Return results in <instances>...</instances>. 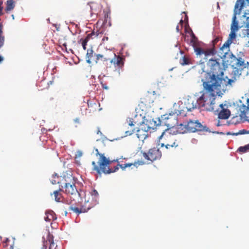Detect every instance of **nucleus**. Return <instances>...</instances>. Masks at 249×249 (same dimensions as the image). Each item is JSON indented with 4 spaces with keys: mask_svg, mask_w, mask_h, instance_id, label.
<instances>
[{
    "mask_svg": "<svg viewBox=\"0 0 249 249\" xmlns=\"http://www.w3.org/2000/svg\"><path fill=\"white\" fill-rule=\"evenodd\" d=\"M203 86L206 91L196 100L189 99L185 104V108L187 111L196 108L197 106L203 107L207 111H213L214 109L215 100L216 96L222 94V87L208 82H203Z\"/></svg>",
    "mask_w": 249,
    "mask_h": 249,
    "instance_id": "nucleus-1",
    "label": "nucleus"
},
{
    "mask_svg": "<svg viewBox=\"0 0 249 249\" xmlns=\"http://www.w3.org/2000/svg\"><path fill=\"white\" fill-rule=\"evenodd\" d=\"M244 57L245 54L242 52L238 53L237 56L232 53L229 55L227 62L232 68L233 71L231 73L232 78L228 79L227 84H225L226 86L228 85H231L233 82L236 80L237 77H239L241 74L242 71L248 67L249 62L245 61Z\"/></svg>",
    "mask_w": 249,
    "mask_h": 249,
    "instance_id": "nucleus-2",
    "label": "nucleus"
},
{
    "mask_svg": "<svg viewBox=\"0 0 249 249\" xmlns=\"http://www.w3.org/2000/svg\"><path fill=\"white\" fill-rule=\"evenodd\" d=\"M207 66L209 69L210 78L207 81L210 84L215 85H220L222 87L223 81L225 79L223 78L224 69L222 67L217 59L211 58L207 63Z\"/></svg>",
    "mask_w": 249,
    "mask_h": 249,
    "instance_id": "nucleus-3",
    "label": "nucleus"
},
{
    "mask_svg": "<svg viewBox=\"0 0 249 249\" xmlns=\"http://www.w3.org/2000/svg\"><path fill=\"white\" fill-rule=\"evenodd\" d=\"M174 111L168 114H164L161 116L159 120L160 125H164L167 126L168 128L175 127L178 124V116L185 115V111L180 106L174 105Z\"/></svg>",
    "mask_w": 249,
    "mask_h": 249,
    "instance_id": "nucleus-4",
    "label": "nucleus"
},
{
    "mask_svg": "<svg viewBox=\"0 0 249 249\" xmlns=\"http://www.w3.org/2000/svg\"><path fill=\"white\" fill-rule=\"evenodd\" d=\"M95 151L96 152V155H99L100 159L98 161L99 166L96 165L94 161L92 162L93 171H96L98 174H101L102 173L107 174L114 172L118 170L119 168L117 166L115 167L114 170L110 169L108 165L111 163V161L107 159L104 154L100 153L97 149H96Z\"/></svg>",
    "mask_w": 249,
    "mask_h": 249,
    "instance_id": "nucleus-5",
    "label": "nucleus"
},
{
    "mask_svg": "<svg viewBox=\"0 0 249 249\" xmlns=\"http://www.w3.org/2000/svg\"><path fill=\"white\" fill-rule=\"evenodd\" d=\"M234 8L242 11L243 9V17L245 18L244 25L246 29L244 30L245 36L248 38L249 43V0H237Z\"/></svg>",
    "mask_w": 249,
    "mask_h": 249,
    "instance_id": "nucleus-6",
    "label": "nucleus"
},
{
    "mask_svg": "<svg viewBox=\"0 0 249 249\" xmlns=\"http://www.w3.org/2000/svg\"><path fill=\"white\" fill-rule=\"evenodd\" d=\"M74 178L71 174H66V178L62 180V186L65 193L71 195L79 196L77 189L75 186Z\"/></svg>",
    "mask_w": 249,
    "mask_h": 249,
    "instance_id": "nucleus-7",
    "label": "nucleus"
},
{
    "mask_svg": "<svg viewBox=\"0 0 249 249\" xmlns=\"http://www.w3.org/2000/svg\"><path fill=\"white\" fill-rule=\"evenodd\" d=\"M190 42L197 55H204V58L207 59L208 56H213L217 52L214 48L204 49L199 47V42L197 37L191 38Z\"/></svg>",
    "mask_w": 249,
    "mask_h": 249,
    "instance_id": "nucleus-8",
    "label": "nucleus"
},
{
    "mask_svg": "<svg viewBox=\"0 0 249 249\" xmlns=\"http://www.w3.org/2000/svg\"><path fill=\"white\" fill-rule=\"evenodd\" d=\"M159 138L163 139L164 142L161 143V147L165 146L167 149L176 148L179 145V142L175 139L173 135L170 134H167L165 132H163Z\"/></svg>",
    "mask_w": 249,
    "mask_h": 249,
    "instance_id": "nucleus-9",
    "label": "nucleus"
},
{
    "mask_svg": "<svg viewBox=\"0 0 249 249\" xmlns=\"http://www.w3.org/2000/svg\"><path fill=\"white\" fill-rule=\"evenodd\" d=\"M124 59L122 57L116 55L110 60L109 65H107L106 68L107 70H112L120 74V70L124 66Z\"/></svg>",
    "mask_w": 249,
    "mask_h": 249,
    "instance_id": "nucleus-10",
    "label": "nucleus"
},
{
    "mask_svg": "<svg viewBox=\"0 0 249 249\" xmlns=\"http://www.w3.org/2000/svg\"><path fill=\"white\" fill-rule=\"evenodd\" d=\"M186 124L189 132L196 131L211 132L209 128L206 125H202L198 120H190Z\"/></svg>",
    "mask_w": 249,
    "mask_h": 249,
    "instance_id": "nucleus-11",
    "label": "nucleus"
},
{
    "mask_svg": "<svg viewBox=\"0 0 249 249\" xmlns=\"http://www.w3.org/2000/svg\"><path fill=\"white\" fill-rule=\"evenodd\" d=\"M142 155L145 160L153 162L161 158V153L159 148L153 147L150 149L147 152H143Z\"/></svg>",
    "mask_w": 249,
    "mask_h": 249,
    "instance_id": "nucleus-12",
    "label": "nucleus"
},
{
    "mask_svg": "<svg viewBox=\"0 0 249 249\" xmlns=\"http://www.w3.org/2000/svg\"><path fill=\"white\" fill-rule=\"evenodd\" d=\"M136 123L134 121L133 118H128L127 123L125 124L122 128V131L124 133L125 136L132 135L136 132Z\"/></svg>",
    "mask_w": 249,
    "mask_h": 249,
    "instance_id": "nucleus-13",
    "label": "nucleus"
},
{
    "mask_svg": "<svg viewBox=\"0 0 249 249\" xmlns=\"http://www.w3.org/2000/svg\"><path fill=\"white\" fill-rule=\"evenodd\" d=\"M236 32V31L231 30L228 39L220 48V50L221 51H223L224 50H226L225 53H226L227 52L229 51L230 45L233 42V40L235 39Z\"/></svg>",
    "mask_w": 249,
    "mask_h": 249,
    "instance_id": "nucleus-14",
    "label": "nucleus"
},
{
    "mask_svg": "<svg viewBox=\"0 0 249 249\" xmlns=\"http://www.w3.org/2000/svg\"><path fill=\"white\" fill-rule=\"evenodd\" d=\"M241 11L234 8L233 15L232 18V22L231 25V30L237 32L240 28L243 27L242 25L240 26L238 25V21L237 20L236 16L237 15L240 14Z\"/></svg>",
    "mask_w": 249,
    "mask_h": 249,
    "instance_id": "nucleus-15",
    "label": "nucleus"
},
{
    "mask_svg": "<svg viewBox=\"0 0 249 249\" xmlns=\"http://www.w3.org/2000/svg\"><path fill=\"white\" fill-rule=\"evenodd\" d=\"M154 102L153 95L151 93H147L143 95L140 100V105L145 107H150L151 104Z\"/></svg>",
    "mask_w": 249,
    "mask_h": 249,
    "instance_id": "nucleus-16",
    "label": "nucleus"
},
{
    "mask_svg": "<svg viewBox=\"0 0 249 249\" xmlns=\"http://www.w3.org/2000/svg\"><path fill=\"white\" fill-rule=\"evenodd\" d=\"M48 244H49V249H58L57 246L53 242V235L50 233L47 235L46 241L43 242L42 249H47Z\"/></svg>",
    "mask_w": 249,
    "mask_h": 249,
    "instance_id": "nucleus-17",
    "label": "nucleus"
},
{
    "mask_svg": "<svg viewBox=\"0 0 249 249\" xmlns=\"http://www.w3.org/2000/svg\"><path fill=\"white\" fill-rule=\"evenodd\" d=\"M116 55V54L111 51H107L103 54H96V62L97 63L98 61L100 60V57H104V61H110V60Z\"/></svg>",
    "mask_w": 249,
    "mask_h": 249,
    "instance_id": "nucleus-18",
    "label": "nucleus"
},
{
    "mask_svg": "<svg viewBox=\"0 0 249 249\" xmlns=\"http://www.w3.org/2000/svg\"><path fill=\"white\" fill-rule=\"evenodd\" d=\"M220 110L218 113V118L220 119L226 120L229 118L231 115V111L229 109L225 108L223 107V104H221L219 105Z\"/></svg>",
    "mask_w": 249,
    "mask_h": 249,
    "instance_id": "nucleus-19",
    "label": "nucleus"
},
{
    "mask_svg": "<svg viewBox=\"0 0 249 249\" xmlns=\"http://www.w3.org/2000/svg\"><path fill=\"white\" fill-rule=\"evenodd\" d=\"M66 178V174L61 176H58L56 174L53 175L51 181L53 184H58L60 187L63 188V186H62V180H64Z\"/></svg>",
    "mask_w": 249,
    "mask_h": 249,
    "instance_id": "nucleus-20",
    "label": "nucleus"
},
{
    "mask_svg": "<svg viewBox=\"0 0 249 249\" xmlns=\"http://www.w3.org/2000/svg\"><path fill=\"white\" fill-rule=\"evenodd\" d=\"M90 207L89 206L86 207H84V206H82L80 208H79L78 207L71 205L69 207V210H71L73 212L79 214L82 213L87 212L90 209Z\"/></svg>",
    "mask_w": 249,
    "mask_h": 249,
    "instance_id": "nucleus-21",
    "label": "nucleus"
},
{
    "mask_svg": "<svg viewBox=\"0 0 249 249\" xmlns=\"http://www.w3.org/2000/svg\"><path fill=\"white\" fill-rule=\"evenodd\" d=\"M176 132L178 134H184L185 133L189 132L188 131V128L187 127V124H178L176 125Z\"/></svg>",
    "mask_w": 249,
    "mask_h": 249,
    "instance_id": "nucleus-22",
    "label": "nucleus"
},
{
    "mask_svg": "<svg viewBox=\"0 0 249 249\" xmlns=\"http://www.w3.org/2000/svg\"><path fill=\"white\" fill-rule=\"evenodd\" d=\"M56 219L55 213L52 211H49L45 213L44 220L46 221L50 222L52 220H54Z\"/></svg>",
    "mask_w": 249,
    "mask_h": 249,
    "instance_id": "nucleus-23",
    "label": "nucleus"
},
{
    "mask_svg": "<svg viewBox=\"0 0 249 249\" xmlns=\"http://www.w3.org/2000/svg\"><path fill=\"white\" fill-rule=\"evenodd\" d=\"M144 164V161L138 160L137 161H135L134 163H127L120 164L119 165L122 169H124L127 167H129L131 166L132 165H134L135 166H137L138 165H143Z\"/></svg>",
    "mask_w": 249,
    "mask_h": 249,
    "instance_id": "nucleus-24",
    "label": "nucleus"
},
{
    "mask_svg": "<svg viewBox=\"0 0 249 249\" xmlns=\"http://www.w3.org/2000/svg\"><path fill=\"white\" fill-rule=\"evenodd\" d=\"M91 15L98 14V12L100 11V8L99 5L94 2H91L90 5Z\"/></svg>",
    "mask_w": 249,
    "mask_h": 249,
    "instance_id": "nucleus-25",
    "label": "nucleus"
},
{
    "mask_svg": "<svg viewBox=\"0 0 249 249\" xmlns=\"http://www.w3.org/2000/svg\"><path fill=\"white\" fill-rule=\"evenodd\" d=\"M136 132H137V137L140 140H142L145 139L147 135V132L144 131L142 129H136Z\"/></svg>",
    "mask_w": 249,
    "mask_h": 249,
    "instance_id": "nucleus-26",
    "label": "nucleus"
},
{
    "mask_svg": "<svg viewBox=\"0 0 249 249\" xmlns=\"http://www.w3.org/2000/svg\"><path fill=\"white\" fill-rule=\"evenodd\" d=\"M63 190L62 188H60L59 190L54 191L53 193L54 196L55 200L56 202H61L62 201V194L60 193V191H62Z\"/></svg>",
    "mask_w": 249,
    "mask_h": 249,
    "instance_id": "nucleus-27",
    "label": "nucleus"
},
{
    "mask_svg": "<svg viewBox=\"0 0 249 249\" xmlns=\"http://www.w3.org/2000/svg\"><path fill=\"white\" fill-rule=\"evenodd\" d=\"M15 6L14 0H7L5 11L7 12L13 10Z\"/></svg>",
    "mask_w": 249,
    "mask_h": 249,
    "instance_id": "nucleus-28",
    "label": "nucleus"
},
{
    "mask_svg": "<svg viewBox=\"0 0 249 249\" xmlns=\"http://www.w3.org/2000/svg\"><path fill=\"white\" fill-rule=\"evenodd\" d=\"M93 51L92 49H89L87 51V53L86 54V58H87V62L89 64H90L91 63V59L93 56Z\"/></svg>",
    "mask_w": 249,
    "mask_h": 249,
    "instance_id": "nucleus-29",
    "label": "nucleus"
},
{
    "mask_svg": "<svg viewBox=\"0 0 249 249\" xmlns=\"http://www.w3.org/2000/svg\"><path fill=\"white\" fill-rule=\"evenodd\" d=\"M247 106L243 105L240 108V110L243 115H245L246 112L249 110V98L247 99Z\"/></svg>",
    "mask_w": 249,
    "mask_h": 249,
    "instance_id": "nucleus-30",
    "label": "nucleus"
},
{
    "mask_svg": "<svg viewBox=\"0 0 249 249\" xmlns=\"http://www.w3.org/2000/svg\"><path fill=\"white\" fill-rule=\"evenodd\" d=\"M238 151L241 153H245L249 151V144H248L244 146H240L238 148Z\"/></svg>",
    "mask_w": 249,
    "mask_h": 249,
    "instance_id": "nucleus-31",
    "label": "nucleus"
},
{
    "mask_svg": "<svg viewBox=\"0 0 249 249\" xmlns=\"http://www.w3.org/2000/svg\"><path fill=\"white\" fill-rule=\"evenodd\" d=\"M249 134V130L248 131L245 129L240 130L238 132L234 133L232 134V135L237 136L239 135H242V134Z\"/></svg>",
    "mask_w": 249,
    "mask_h": 249,
    "instance_id": "nucleus-32",
    "label": "nucleus"
},
{
    "mask_svg": "<svg viewBox=\"0 0 249 249\" xmlns=\"http://www.w3.org/2000/svg\"><path fill=\"white\" fill-rule=\"evenodd\" d=\"M180 63L182 65H187L189 64V59L187 57L184 56L180 60Z\"/></svg>",
    "mask_w": 249,
    "mask_h": 249,
    "instance_id": "nucleus-33",
    "label": "nucleus"
},
{
    "mask_svg": "<svg viewBox=\"0 0 249 249\" xmlns=\"http://www.w3.org/2000/svg\"><path fill=\"white\" fill-rule=\"evenodd\" d=\"M94 35H95V31H93L91 33L89 34L87 36L86 38H84V40H87V42H88L90 38H93V36H94Z\"/></svg>",
    "mask_w": 249,
    "mask_h": 249,
    "instance_id": "nucleus-34",
    "label": "nucleus"
},
{
    "mask_svg": "<svg viewBox=\"0 0 249 249\" xmlns=\"http://www.w3.org/2000/svg\"><path fill=\"white\" fill-rule=\"evenodd\" d=\"M79 42H81L83 49L85 50L86 49V46L88 43L87 39L84 40L83 38H81Z\"/></svg>",
    "mask_w": 249,
    "mask_h": 249,
    "instance_id": "nucleus-35",
    "label": "nucleus"
},
{
    "mask_svg": "<svg viewBox=\"0 0 249 249\" xmlns=\"http://www.w3.org/2000/svg\"><path fill=\"white\" fill-rule=\"evenodd\" d=\"M220 38L219 37H215L212 41V43H213V47L212 48H215V45H216V44L220 40ZM216 50V49H215Z\"/></svg>",
    "mask_w": 249,
    "mask_h": 249,
    "instance_id": "nucleus-36",
    "label": "nucleus"
},
{
    "mask_svg": "<svg viewBox=\"0 0 249 249\" xmlns=\"http://www.w3.org/2000/svg\"><path fill=\"white\" fill-rule=\"evenodd\" d=\"M4 42V36L0 34V48L2 47Z\"/></svg>",
    "mask_w": 249,
    "mask_h": 249,
    "instance_id": "nucleus-37",
    "label": "nucleus"
},
{
    "mask_svg": "<svg viewBox=\"0 0 249 249\" xmlns=\"http://www.w3.org/2000/svg\"><path fill=\"white\" fill-rule=\"evenodd\" d=\"M92 196H94L95 197H97L98 196V193L96 190H93L91 193Z\"/></svg>",
    "mask_w": 249,
    "mask_h": 249,
    "instance_id": "nucleus-38",
    "label": "nucleus"
},
{
    "mask_svg": "<svg viewBox=\"0 0 249 249\" xmlns=\"http://www.w3.org/2000/svg\"><path fill=\"white\" fill-rule=\"evenodd\" d=\"M102 33L100 32L99 31H97L95 32V35H94V37H98L99 35H101Z\"/></svg>",
    "mask_w": 249,
    "mask_h": 249,
    "instance_id": "nucleus-39",
    "label": "nucleus"
},
{
    "mask_svg": "<svg viewBox=\"0 0 249 249\" xmlns=\"http://www.w3.org/2000/svg\"><path fill=\"white\" fill-rule=\"evenodd\" d=\"M82 153L81 151H78L76 153V157H80L81 156H82Z\"/></svg>",
    "mask_w": 249,
    "mask_h": 249,
    "instance_id": "nucleus-40",
    "label": "nucleus"
},
{
    "mask_svg": "<svg viewBox=\"0 0 249 249\" xmlns=\"http://www.w3.org/2000/svg\"><path fill=\"white\" fill-rule=\"evenodd\" d=\"M74 122L76 124H79L80 123V119L79 118H75V119H74Z\"/></svg>",
    "mask_w": 249,
    "mask_h": 249,
    "instance_id": "nucleus-41",
    "label": "nucleus"
},
{
    "mask_svg": "<svg viewBox=\"0 0 249 249\" xmlns=\"http://www.w3.org/2000/svg\"><path fill=\"white\" fill-rule=\"evenodd\" d=\"M3 9V7L2 6V2H0V15H2V11Z\"/></svg>",
    "mask_w": 249,
    "mask_h": 249,
    "instance_id": "nucleus-42",
    "label": "nucleus"
},
{
    "mask_svg": "<svg viewBox=\"0 0 249 249\" xmlns=\"http://www.w3.org/2000/svg\"><path fill=\"white\" fill-rule=\"evenodd\" d=\"M102 88L104 89H108V87L107 86V85L106 84L102 83Z\"/></svg>",
    "mask_w": 249,
    "mask_h": 249,
    "instance_id": "nucleus-43",
    "label": "nucleus"
},
{
    "mask_svg": "<svg viewBox=\"0 0 249 249\" xmlns=\"http://www.w3.org/2000/svg\"><path fill=\"white\" fill-rule=\"evenodd\" d=\"M191 38H194L196 37L192 31H191Z\"/></svg>",
    "mask_w": 249,
    "mask_h": 249,
    "instance_id": "nucleus-44",
    "label": "nucleus"
},
{
    "mask_svg": "<svg viewBox=\"0 0 249 249\" xmlns=\"http://www.w3.org/2000/svg\"><path fill=\"white\" fill-rule=\"evenodd\" d=\"M2 26L1 24H0V34H2Z\"/></svg>",
    "mask_w": 249,
    "mask_h": 249,
    "instance_id": "nucleus-45",
    "label": "nucleus"
},
{
    "mask_svg": "<svg viewBox=\"0 0 249 249\" xmlns=\"http://www.w3.org/2000/svg\"><path fill=\"white\" fill-rule=\"evenodd\" d=\"M103 41H105V40H108V37H104L102 39Z\"/></svg>",
    "mask_w": 249,
    "mask_h": 249,
    "instance_id": "nucleus-46",
    "label": "nucleus"
},
{
    "mask_svg": "<svg viewBox=\"0 0 249 249\" xmlns=\"http://www.w3.org/2000/svg\"><path fill=\"white\" fill-rule=\"evenodd\" d=\"M3 60V58L0 55V63Z\"/></svg>",
    "mask_w": 249,
    "mask_h": 249,
    "instance_id": "nucleus-47",
    "label": "nucleus"
},
{
    "mask_svg": "<svg viewBox=\"0 0 249 249\" xmlns=\"http://www.w3.org/2000/svg\"><path fill=\"white\" fill-rule=\"evenodd\" d=\"M233 133H231L230 132H227L226 133V135H232V134H233Z\"/></svg>",
    "mask_w": 249,
    "mask_h": 249,
    "instance_id": "nucleus-48",
    "label": "nucleus"
},
{
    "mask_svg": "<svg viewBox=\"0 0 249 249\" xmlns=\"http://www.w3.org/2000/svg\"><path fill=\"white\" fill-rule=\"evenodd\" d=\"M222 52L225 54H224V56H225V54H226L228 53V52H227L226 53H225L226 52V50H224V51H222Z\"/></svg>",
    "mask_w": 249,
    "mask_h": 249,
    "instance_id": "nucleus-49",
    "label": "nucleus"
},
{
    "mask_svg": "<svg viewBox=\"0 0 249 249\" xmlns=\"http://www.w3.org/2000/svg\"><path fill=\"white\" fill-rule=\"evenodd\" d=\"M176 29H177V31H178H178H179V27H178V25L177 26V27H176Z\"/></svg>",
    "mask_w": 249,
    "mask_h": 249,
    "instance_id": "nucleus-50",
    "label": "nucleus"
},
{
    "mask_svg": "<svg viewBox=\"0 0 249 249\" xmlns=\"http://www.w3.org/2000/svg\"><path fill=\"white\" fill-rule=\"evenodd\" d=\"M100 60H101L104 61V57H100Z\"/></svg>",
    "mask_w": 249,
    "mask_h": 249,
    "instance_id": "nucleus-51",
    "label": "nucleus"
},
{
    "mask_svg": "<svg viewBox=\"0 0 249 249\" xmlns=\"http://www.w3.org/2000/svg\"><path fill=\"white\" fill-rule=\"evenodd\" d=\"M97 134H101V131H100L99 130H98Z\"/></svg>",
    "mask_w": 249,
    "mask_h": 249,
    "instance_id": "nucleus-52",
    "label": "nucleus"
},
{
    "mask_svg": "<svg viewBox=\"0 0 249 249\" xmlns=\"http://www.w3.org/2000/svg\"><path fill=\"white\" fill-rule=\"evenodd\" d=\"M63 45L64 46L65 48H66V43H64L63 44Z\"/></svg>",
    "mask_w": 249,
    "mask_h": 249,
    "instance_id": "nucleus-53",
    "label": "nucleus"
},
{
    "mask_svg": "<svg viewBox=\"0 0 249 249\" xmlns=\"http://www.w3.org/2000/svg\"><path fill=\"white\" fill-rule=\"evenodd\" d=\"M180 22L182 23L183 22V20L182 19H181L180 21Z\"/></svg>",
    "mask_w": 249,
    "mask_h": 249,
    "instance_id": "nucleus-54",
    "label": "nucleus"
}]
</instances>
